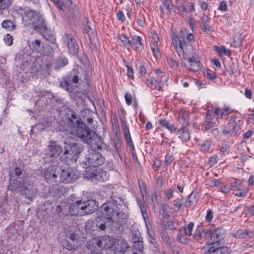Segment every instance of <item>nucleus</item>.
I'll return each mask as SVG.
<instances>
[{"label": "nucleus", "mask_w": 254, "mask_h": 254, "mask_svg": "<svg viewBox=\"0 0 254 254\" xmlns=\"http://www.w3.org/2000/svg\"><path fill=\"white\" fill-rule=\"evenodd\" d=\"M23 24L41 33L47 30V23L44 17L36 10L27 9L22 14Z\"/></svg>", "instance_id": "4"}, {"label": "nucleus", "mask_w": 254, "mask_h": 254, "mask_svg": "<svg viewBox=\"0 0 254 254\" xmlns=\"http://www.w3.org/2000/svg\"><path fill=\"white\" fill-rule=\"evenodd\" d=\"M42 96H48V98H51L52 100H55V101L57 102L58 100H59V99H57L56 97H55L54 96V95H53L52 94V93H51L50 92H49V91H44L43 93H42Z\"/></svg>", "instance_id": "63"}, {"label": "nucleus", "mask_w": 254, "mask_h": 254, "mask_svg": "<svg viewBox=\"0 0 254 254\" xmlns=\"http://www.w3.org/2000/svg\"><path fill=\"white\" fill-rule=\"evenodd\" d=\"M211 143L209 141H205L201 146V149L203 151H208L210 147Z\"/></svg>", "instance_id": "55"}, {"label": "nucleus", "mask_w": 254, "mask_h": 254, "mask_svg": "<svg viewBox=\"0 0 254 254\" xmlns=\"http://www.w3.org/2000/svg\"><path fill=\"white\" fill-rule=\"evenodd\" d=\"M175 222L171 220H167L163 222L164 228L166 229H175L176 227L174 226Z\"/></svg>", "instance_id": "47"}, {"label": "nucleus", "mask_w": 254, "mask_h": 254, "mask_svg": "<svg viewBox=\"0 0 254 254\" xmlns=\"http://www.w3.org/2000/svg\"><path fill=\"white\" fill-rule=\"evenodd\" d=\"M246 239L254 238V231L249 229L245 230Z\"/></svg>", "instance_id": "57"}, {"label": "nucleus", "mask_w": 254, "mask_h": 254, "mask_svg": "<svg viewBox=\"0 0 254 254\" xmlns=\"http://www.w3.org/2000/svg\"><path fill=\"white\" fill-rule=\"evenodd\" d=\"M141 37L139 36L134 37L132 39V44L135 46L136 50H137L141 46Z\"/></svg>", "instance_id": "45"}, {"label": "nucleus", "mask_w": 254, "mask_h": 254, "mask_svg": "<svg viewBox=\"0 0 254 254\" xmlns=\"http://www.w3.org/2000/svg\"><path fill=\"white\" fill-rule=\"evenodd\" d=\"M163 184V178L162 177L157 178L155 181V187L156 190H159L161 188Z\"/></svg>", "instance_id": "54"}, {"label": "nucleus", "mask_w": 254, "mask_h": 254, "mask_svg": "<svg viewBox=\"0 0 254 254\" xmlns=\"http://www.w3.org/2000/svg\"><path fill=\"white\" fill-rule=\"evenodd\" d=\"M1 25L2 28L9 31L14 30L15 28V25L11 21L8 20L3 21L1 23Z\"/></svg>", "instance_id": "39"}, {"label": "nucleus", "mask_w": 254, "mask_h": 254, "mask_svg": "<svg viewBox=\"0 0 254 254\" xmlns=\"http://www.w3.org/2000/svg\"><path fill=\"white\" fill-rule=\"evenodd\" d=\"M128 247L126 241L123 239H117L113 242V250L115 253L117 254H124L125 250Z\"/></svg>", "instance_id": "12"}, {"label": "nucleus", "mask_w": 254, "mask_h": 254, "mask_svg": "<svg viewBox=\"0 0 254 254\" xmlns=\"http://www.w3.org/2000/svg\"><path fill=\"white\" fill-rule=\"evenodd\" d=\"M42 49L40 51V54L44 56H52L54 54V50L53 48L48 45H45L42 47Z\"/></svg>", "instance_id": "29"}, {"label": "nucleus", "mask_w": 254, "mask_h": 254, "mask_svg": "<svg viewBox=\"0 0 254 254\" xmlns=\"http://www.w3.org/2000/svg\"><path fill=\"white\" fill-rule=\"evenodd\" d=\"M178 137L187 141L190 139V134L186 127H181L177 131Z\"/></svg>", "instance_id": "20"}, {"label": "nucleus", "mask_w": 254, "mask_h": 254, "mask_svg": "<svg viewBox=\"0 0 254 254\" xmlns=\"http://www.w3.org/2000/svg\"><path fill=\"white\" fill-rule=\"evenodd\" d=\"M93 149L91 150L87 155L86 161H85V165L87 168L89 167H98L103 165L105 162V159L100 153L96 151L95 149H102L104 145L103 142L101 148H93L89 145Z\"/></svg>", "instance_id": "6"}, {"label": "nucleus", "mask_w": 254, "mask_h": 254, "mask_svg": "<svg viewBox=\"0 0 254 254\" xmlns=\"http://www.w3.org/2000/svg\"><path fill=\"white\" fill-rule=\"evenodd\" d=\"M68 6V10L73 15H75L77 13V8L76 6L72 3L71 0H67L66 2Z\"/></svg>", "instance_id": "42"}, {"label": "nucleus", "mask_w": 254, "mask_h": 254, "mask_svg": "<svg viewBox=\"0 0 254 254\" xmlns=\"http://www.w3.org/2000/svg\"><path fill=\"white\" fill-rule=\"evenodd\" d=\"M132 242L133 243V248L136 250L138 251L140 253H142L144 249L142 240H140L136 241H135V242Z\"/></svg>", "instance_id": "40"}, {"label": "nucleus", "mask_w": 254, "mask_h": 254, "mask_svg": "<svg viewBox=\"0 0 254 254\" xmlns=\"http://www.w3.org/2000/svg\"><path fill=\"white\" fill-rule=\"evenodd\" d=\"M63 151L62 147L59 145L56 141H50L45 154L49 157H57L61 154Z\"/></svg>", "instance_id": "9"}, {"label": "nucleus", "mask_w": 254, "mask_h": 254, "mask_svg": "<svg viewBox=\"0 0 254 254\" xmlns=\"http://www.w3.org/2000/svg\"><path fill=\"white\" fill-rule=\"evenodd\" d=\"M31 45L33 50L40 54V51H41L42 49L41 48V41L35 40L34 41L31 42Z\"/></svg>", "instance_id": "44"}, {"label": "nucleus", "mask_w": 254, "mask_h": 254, "mask_svg": "<svg viewBox=\"0 0 254 254\" xmlns=\"http://www.w3.org/2000/svg\"><path fill=\"white\" fill-rule=\"evenodd\" d=\"M200 227L199 226L197 227L193 236V238L196 241H199L201 238V230H200Z\"/></svg>", "instance_id": "52"}, {"label": "nucleus", "mask_w": 254, "mask_h": 254, "mask_svg": "<svg viewBox=\"0 0 254 254\" xmlns=\"http://www.w3.org/2000/svg\"><path fill=\"white\" fill-rule=\"evenodd\" d=\"M68 64L67 59L64 56H60L54 63V69L58 70Z\"/></svg>", "instance_id": "21"}, {"label": "nucleus", "mask_w": 254, "mask_h": 254, "mask_svg": "<svg viewBox=\"0 0 254 254\" xmlns=\"http://www.w3.org/2000/svg\"><path fill=\"white\" fill-rule=\"evenodd\" d=\"M11 4V2L8 0H0V10L5 9Z\"/></svg>", "instance_id": "51"}, {"label": "nucleus", "mask_w": 254, "mask_h": 254, "mask_svg": "<svg viewBox=\"0 0 254 254\" xmlns=\"http://www.w3.org/2000/svg\"><path fill=\"white\" fill-rule=\"evenodd\" d=\"M174 192V190L172 189H169L166 190H165L164 193L166 198L168 200L171 199L173 196Z\"/></svg>", "instance_id": "56"}, {"label": "nucleus", "mask_w": 254, "mask_h": 254, "mask_svg": "<svg viewBox=\"0 0 254 254\" xmlns=\"http://www.w3.org/2000/svg\"><path fill=\"white\" fill-rule=\"evenodd\" d=\"M169 205L166 203L161 204V208L159 210L160 215L164 218H168L170 217L169 212L168 210Z\"/></svg>", "instance_id": "31"}, {"label": "nucleus", "mask_w": 254, "mask_h": 254, "mask_svg": "<svg viewBox=\"0 0 254 254\" xmlns=\"http://www.w3.org/2000/svg\"><path fill=\"white\" fill-rule=\"evenodd\" d=\"M215 50L219 54V55L221 56L222 55H224L227 56H230V53L229 50L227 49L224 46H215Z\"/></svg>", "instance_id": "36"}, {"label": "nucleus", "mask_w": 254, "mask_h": 254, "mask_svg": "<svg viewBox=\"0 0 254 254\" xmlns=\"http://www.w3.org/2000/svg\"><path fill=\"white\" fill-rule=\"evenodd\" d=\"M151 49L156 59L160 58L161 54L159 50L158 44L152 43L151 45Z\"/></svg>", "instance_id": "43"}, {"label": "nucleus", "mask_w": 254, "mask_h": 254, "mask_svg": "<svg viewBox=\"0 0 254 254\" xmlns=\"http://www.w3.org/2000/svg\"><path fill=\"white\" fill-rule=\"evenodd\" d=\"M71 197L73 202L70 205L69 212L73 216H84L93 213L98 207V203L95 199L86 200L77 199L73 195Z\"/></svg>", "instance_id": "3"}, {"label": "nucleus", "mask_w": 254, "mask_h": 254, "mask_svg": "<svg viewBox=\"0 0 254 254\" xmlns=\"http://www.w3.org/2000/svg\"><path fill=\"white\" fill-rule=\"evenodd\" d=\"M226 236L225 231L223 228L218 227L209 233V242L210 244L219 243Z\"/></svg>", "instance_id": "10"}, {"label": "nucleus", "mask_w": 254, "mask_h": 254, "mask_svg": "<svg viewBox=\"0 0 254 254\" xmlns=\"http://www.w3.org/2000/svg\"><path fill=\"white\" fill-rule=\"evenodd\" d=\"M64 154H68L71 158H73L78 155L83 149L78 144L74 142H64Z\"/></svg>", "instance_id": "8"}, {"label": "nucleus", "mask_w": 254, "mask_h": 254, "mask_svg": "<svg viewBox=\"0 0 254 254\" xmlns=\"http://www.w3.org/2000/svg\"><path fill=\"white\" fill-rule=\"evenodd\" d=\"M131 235H132V238H131L132 242H135V241H139L140 240H142V238L141 237V233L138 230L132 231Z\"/></svg>", "instance_id": "46"}, {"label": "nucleus", "mask_w": 254, "mask_h": 254, "mask_svg": "<svg viewBox=\"0 0 254 254\" xmlns=\"http://www.w3.org/2000/svg\"><path fill=\"white\" fill-rule=\"evenodd\" d=\"M201 24H207L210 22V18L203 14L200 17Z\"/></svg>", "instance_id": "61"}, {"label": "nucleus", "mask_w": 254, "mask_h": 254, "mask_svg": "<svg viewBox=\"0 0 254 254\" xmlns=\"http://www.w3.org/2000/svg\"><path fill=\"white\" fill-rule=\"evenodd\" d=\"M69 112L70 113L69 114L70 117L68 118L67 131L78 137L93 148H101L103 139L95 131L90 129L73 111L70 110Z\"/></svg>", "instance_id": "2"}, {"label": "nucleus", "mask_w": 254, "mask_h": 254, "mask_svg": "<svg viewBox=\"0 0 254 254\" xmlns=\"http://www.w3.org/2000/svg\"><path fill=\"white\" fill-rule=\"evenodd\" d=\"M185 40L187 42L186 46L187 47H191V43L194 41V36L191 33L188 34Z\"/></svg>", "instance_id": "49"}, {"label": "nucleus", "mask_w": 254, "mask_h": 254, "mask_svg": "<svg viewBox=\"0 0 254 254\" xmlns=\"http://www.w3.org/2000/svg\"><path fill=\"white\" fill-rule=\"evenodd\" d=\"M121 124L122 127L123 132L125 137V140L127 143L131 152L134 151L135 148L132 142L129 130L126 124V119L124 117L120 118Z\"/></svg>", "instance_id": "11"}, {"label": "nucleus", "mask_w": 254, "mask_h": 254, "mask_svg": "<svg viewBox=\"0 0 254 254\" xmlns=\"http://www.w3.org/2000/svg\"><path fill=\"white\" fill-rule=\"evenodd\" d=\"M174 205L178 209V210L181 208L183 205V196L181 198H178L177 199L174 200Z\"/></svg>", "instance_id": "53"}, {"label": "nucleus", "mask_w": 254, "mask_h": 254, "mask_svg": "<svg viewBox=\"0 0 254 254\" xmlns=\"http://www.w3.org/2000/svg\"><path fill=\"white\" fill-rule=\"evenodd\" d=\"M117 17L118 20L122 22H124L126 20L125 15L121 10H120L117 12Z\"/></svg>", "instance_id": "60"}, {"label": "nucleus", "mask_w": 254, "mask_h": 254, "mask_svg": "<svg viewBox=\"0 0 254 254\" xmlns=\"http://www.w3.org/2000/svg\"><path fill=\"white\" fill-rule=\"evenodd\" d=\"M146 84L148 87L150 88L154 89L158 91L162 90L160 82L157 80H153L152 79H147Z\"/></svg>", "instance_id": "25"}, {"label": "nucleus", "mask_w": 254, "mask_h": 254, "mask_svg": "<svg viewBox=\"0 0 254 254\" xmlns=\"http://www.w3.org/2000/svg\"><path fill=\"white\" fill-rule=\"evenodd\" d=\"M79 72L78 70L75 69H73L67 76V80L70 82L71 81L73 83L77 84L79 81Z\"/></svg>", "instance_id": "26"}, {"label": "nucleus", "mask_w": 254, "mask_h": 254, "mask_svg": "<svg viewBox=\"0 0 254 254\" xmlns=\"http://www.w3.org/2000/svg\"><path fill=\"white\" fill-rule=\"evenodd\" d=\"M68 50L69 54L72 55H76L79 52L78 46L77 42L73 37H69L68 35H65Z\"/></svg>", "instance_id": "13"}, {"label": "nucleus", "mask_w": 254, "mask_h": 254, "mask_svg": "<svg viewBox=\"0 0 254 254\" xmlns=\"http://www.w3.org/2000/svg\"><path fill=\"white\" fill-rule=\"evenodd\" d=\"M60 86L67 91H71L72 89V85L69 83L67 79L66 78H64L63 81L60 83Z\"/></svg>", "instance_id": "37"}, {"label": "nucleus", "mask_w": 254, "mask_h": 254, "mask_svg": "<svg viewBox=\"0 0 254 254\" xmlns=\"http://www.w3.org/2000/svg\"><path fill=\"white\" fill-rule=\"evenodd\" d=\"M232 236L239 239H246L245 230H237L232 233Z\"/></svg>", "instance_id": "41"}, {"label": "nucleus", "mask_w": 254, "mask_h": 254, "mask_svg": "<svg viewBox=\"0 0 254 254\" xmlns=\"http://www.w3.org/2000/svg\"><path fill=\"white\" fill-rule=\"evenodd\" d=\"M147 233L149 237V241L154 246V252L157 254V252L159 253V248H158L157 244L155 242L156 237L153 232L151 230L149 229L147 227Z\"/></svg>", "instance_id": "24"}, {"label": "nucleus", "mask_w": 254, "mask_h": 254, "mask_svg": "<svg viewBox=\"0 0 254 254\" xmlns=\"http://www.w3.org/2000/svg\"><path fill=\"white\" fill-rule=\"evenodd\" d=\"M62 245L64 248L69 251L76 250L78 248L77 244H74L73 242L70 241L68 239L63 241Z\"/></svg>", "instance_id": "30"}, {"label": "nucleus", "mask_w": 254, "mask_h": 254, "mask_svg": "<svg viewBox=\"0 0 254 254\" xmlns=\"http://www.w3.org/2000/svg\"><path fill=\"white\" fill-rule=\"evenodd\" d=\"M58 174L54 166H51L44 171V179L48 183L56 182Z\"/></svg>", "instance_id": "14"}, {"label": "nucleus", "mask_w": 254, "mask_h": 254, "mask_svg": "<svg viewBox=\"0 0 254 254\" xmlns=\"http://www.w3.org/2000/svg\"><path fill=\"white\" fill-rule=\"evenodd\" d=\"M231 249L227 246L219 247H211L207 250V254H230Z\"/></svg>", "instance_id": "17"}, {"label": "nucleus", "mask_w": 254, "mask_h": 254, "mask_svg": "<svg viewBox=\"0 0 254 254\" xmlns=\"http://www.w3.org/2000/svg\"><path fill=\"white\" fill-rule=\"evenodd\" d=\"M178 121L182 127H186L189 121V112L185 110L181 109L179 112Z\"/></svg>", "instance_id": "18"}, {"label": "nucleus", "mask_w": 254, "mask_h": 254, "mask_svg": "<svg viewBox=\"0 0 254 254\" xmlns=\"http://www.w3.org/2000/svg\"><path fill=\"white\" fill-rule=\"evenodd\" d=\"M96 181L99 182H105L109 179L110 174L109 172H107L102 169H99L96 170Z\"/></svg>", "instance_id": "22"}, {"label": "nucleus", "mask_w": 254, "mask_h": 254, "mask_svg": "<svg viewBox=\"0 0 254 254\" xmlns=\"http://www.w3.org/2000/svg\"><path fill=\"white\" fill-rule=\"evenodd\" d=\"M119 39L121 40L123 45L125 46L128 50H129L132 46V42L124 35H120Z\"/></svg>", "instance_id": "32"}, {"label": "nucleus", "mask_w": 254, "mask_h": 254, "mask_svg": "<svg viewBox=\"0 0 254 254\" xmlns=\"http://www.w3.org/2000/svg\"><path fill=\"white\" fill-rule=\"evenodd\" d=\"M127 206L124 199L116 192H112L110 198L100 207L103 218L110 221L116 229H120L126 222Z\"/></svg>", "instance_id": "1"}, {"label": "nucleus", "mask_w": 254, "mask_h": 254, "mask_svg": "<svg viewBox=\"0 0 254 254\" xmlns=\"http://www.w3.org/2000/svg\"><path fill=\"white\" fill-rule=\"evenodd\" d=\"M96 227L99 228L100 230L104 231L107 227L112 229V230L116 229L115 227H113L112 225L113 223H111L110 221L106 220L105 219L98 217L96 219Z\"/></svg>", "instance_id": "16"}, {"label": "nucleus", "mask_w": 254, "mask_h": 254, "mask_svg": "<svg viewBox=\"0 0 254 254\" xmlns=\"http://www.w3.org/2000/svg\"><path fill=\"white\" fill-rule=\"evenodd\" d=\"M173 157L171 155L167 154L165 156V164L168 166L170 165L173 161Z\"/></svg>", "instance_id": "62"}, {"label": "nucleus", "mask_w": 254, "mask_h": 254, "mask_svg": "<svg viewBox=\"0 0 254 254\" xmlns=\"http://www.w3.org/2000/svg\"><path fill=\"white\" fill-rule=\"evenodd\" d=\"M205 76L209 79L213 80L216 77V74L215 72L209 70L206 72Z\"/></svg>", "instance_id": "58"}, {"label": "nucleus", "mask_w": 254, "mask_h": 254, "mask_svg": "<svg viewBox=\"0 0 254 254\" xmlns=\"http://www.w3.org/2000/svg\"><path fill=\"white\" fill-rule=\"evenodd\" d=\"M213 218V212L211 209H208L207 211V214L205 216V219L207 222H210Z\"/></svg>", "instance_id": "64"}, {"label": "nucleus", "mask_w": 254, "mask_h": 254, "mask_svg": "<svg viewBox=\"0 0 254 254\" xmlns=\"http://www.w3.org/2000/svg\"><path fill=\"white\" fill-rule=\"evenodd\" d=\"M160 10L164 14L168 16L173 10V5L172 4H167L165 5H161L160 6Z\"/></svg>", "instance_id": "35"}, {"label": "nucleus", "mask_w": 254, "mask_h": 254, "mask_svg": "<svg viewBox=\"0 0 254 254\" xmlns=\"http://www.w3.org/2000/svg\"><path fill=\"white\" fill-rule=\"evenodd\" d=\"M79 176V173L77 170L70 167L62 169L61 174V181L64 183H70L76 180Z\"/></svg>", "instance_id": "7"}, {"label": "nucleus", "mask_w": 254, "mask_h": 254, "mask_svg": "<svg viewBox=\"0 0 254 254\" xmlns=\"http://www.w3.org/2000/svg\"><path fill=\"white\" fill-rule=\"evenodd\" d=\"M84 176L89 180L96 181V171H92L90 169H87L85 170Z\"/></svg>", "instance_id": "38"}, {"label": "nucleus", "mask_w": 254, "mask_h": 254, "mask_svg": "<svg viewBox=\"0 0 254 254\" xmlns=\"http://www.w3.org/2000/svg\"><path fill=\"white\" fill-rule=\"evenodd\" d=\"M188 236H189L188 235V234L185 230V228H184V227H181L179 229V233L176 237V239L180 243L186 244L189 241Z\"/></svg>", "instance_id": "19"}, {"label": "nucleus", "mask_w": 254, "mask_h": 254, "mask_svg": "<svg viewBox=\"0 0 254 254\" xmlns=\"http://www.w3.org/2000/svg\"><path fill=\"white\" fill-rule=\"evenodd\" d=\"M187 43L182 44L181 43V41L180 42L179 45L177 46V47H175L176 49V51L178 54L179 57L181 58L182 59H185V49H186L187 47H188L186 46Z\"/></svg>", "instance_id": "27"}, {"label": "nucleus", "mask_w": 254, "mask_h": 254, "mask_svg": "<svg viewBox=\"0 0 254 254\" xmlns=\"http://www.w3.org/2000/svg\"><path fill=\"white\" fill-rule=\"evenodd\" d=\"M8 189L16 193H20L25 196V198L32 200L37 193L36 187L30 183L27 179L18 178L11 180Z\"/></svg>", "instance_id": "5"}, {"label": "nucleus", "mask_w": 254, "mask_h": 254, "mask_svg": "<svg viewBox=\"0 0 254 254\" xmlns=\"http://www.w3.org/2000/svg\"><path fill=\"white\" fill-rule=\"evenodd\" d=\"M94 225V222L93 220L89 219L85 223V229L86 231H89L91 230Z\"/></svg>", "instance_id": "50"}, {"label": "nucleus", "mask_w": 254, "mask_h": 254, "mask_svg": "<svg viewBox=\"0 0 254 254\" xmlns=\"http://www.w3.org/2000/svg\"><path fill=\"white\" fill-rule=\"evenodd\" d=\"M193 226L194 223L193 222H190L188 224L186 225L185 226H183L185 228L188 235L190 236L191 235Z\"/></svg>", "instance_id": "48"}, {"label": "nucleus", "mask_w": 254, "mask_h": 254, "mask_svg": "<svg viewBox=\"0 0 254 254\" xmlns=\"http://www.w3.org/2000/svg\"><path fill=\"white\" fill-rule=\"evenodd\" d=\"M239 128L236 124H233V125L227 126V128L223 130V132L224 134L233 136L236 135Z\"/></svg>", "instance_id": "23"}, {"label": "nucleus", "mask_w": 254, "mask_h": 254, "mask_svg": "<svg viewBox=\"0 0 254 254\" xmlns=\"http://www.w3.org/2000/svg\"><path fill=\"white\" fill-rule=\"evenodd\" d=\"M200 26L202 31L204 32L208 33V32L212 31L210 26L207 24H201Z\"/></svg>", "instance_id": "59"}, {"label": "nucleus", "mask_w": 254, "mask_h": 254, "mask_svg": "<svg viewBox=\"0 0 254 254\" xmlns=\"http://www.w3.org/2000/svg\"><path fill=\"white\" fill-rule=\"evenodd\" d=\"M113 241L109 237H103L102 248L103 249L106 250L112 247Z\"/></svg>", "instance_id": "33"}, {"label": "nucleus", "mask_w": 254, "mask_h": 254, "mask_svg": "<svg viewBox=\"0 0 254 254\" xmlns=\"http://www.w3.org/2000/svg\"><path fill=\"white\" fill-rule=\"evenodd\" d=\"M159 123L161 126L165 127L171 133L175 131L176 129V128L174 127L173 125L170 124L169 121L165 119L160 120Z\"/></svg>", "instance_id": "34"}, {"label": "nucleus", "mask_w": 254, "mask_h": 254, "mask_svg": "<svg viewBox=\"0 0 254 254\" xmlns=\"http://www.w3.org/2000/svg\"><path fill=\"white\" fill-rule=\"evenodd\" d=\"M189 64H186L185 66L192 71H197L200 69V62L197 56H192L189 59Z\"/></svg>", "instance_id": "15"}, {"label": "nucleus", "mask_w": 254, "mask_h": 254, "mask_svg": "<svg viewBox=\"0 0 254 254\" xmlns=\"http://www.w3.org/2000/svg\"><path fill=\"white\" fill-rule=\"evenodd\" d=\"M184 33V32H180L179 36H178L177 35H174L172 37V41L173 45L175 46V47H177V46L179 45L180 42L181 41V43L182 44L186 43L187 42L185 40V38L183 36H181L183 35V34Z\"/></svg>", "instance_id": "28"}]
</instances>
